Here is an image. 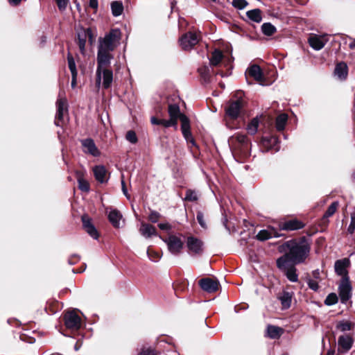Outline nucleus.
Segmentation results:
<instances>
[{
  "label": "nucleus",
  "mask_w": 355,
  "mask_h": 355,
  "mask_svg": "<svg viewBox=\"0 0 355 355\" xmlns=\"http://www.w3.org/2000/svg\"><path fill=\"white\" fill-rule=\"evenodd\" d=\"M278 250L279 252L284 253L279 258H285L286 261L293 264H300L309 257L311 243L305 236H302L298 241L291 239L284 242Z\"/></svg>",
  "instance_id": "obj_1"
},
{
  "label": "nucleus",
  "mask_w": 355,
  "mask_h": 355,
  "mask_svg": "<svg viewBox=\"0 0 355 355\" xmlns=\"http://www.w3.org/2000/svg\"><path fill=\"white\" fill-rule=\"evenodd\" d=\"M121 37V31L118 28H114L107 33L104 37L100 38L96 59L112 60L114 59L112 51L116 47Z\"/></svg>",
  "instance_id": "obj_2"
},
{
  "label": "nucleus",
  "mask_w": 355,
  "mask_h": 355,
  "mask_svg": "<svg viewBox=\"0 0 355 355\" xmlns=\"http://www.w3.org/2000/svg\"><path fill=\"white\" fill-rule=\"evenodd\" d=\"M121 37V31L118 28H114L107 33L104 37L100 38L96 59L112 60L114 59L112 51L116 47Z\"/></svg>",
  "instance_id": "obj_3"
},
{
  "label": "nucleus",
  "mask_w": 355,
  "mask_h": 355,
  "mask_svg": "<svg viewBox=\"0 0 355 355\" xmlns=\"http://www.w3.org/2000/svg\"><path fill=\"white\" fill-rule=\"evenodd\" d=\"M121 37V31L118 28H114L107 33L104 37L100 38L96 59L112 60L114 59L112 51L116 47Z\"/></svg>",
  "instance_id": "obj_4"
},
{
  "label": "nucleus",
  "mask_w": 355,
  "mask_h": 355,
  "mask_svg": "<svg viewBox=\"0 0 355 355\" xmlns=\"http://www.w3.org/2000/svg\"><path fill=\"white\" fill-rule=\"evenodd\" d=\"M228 144L232 150L233 156L239 162H243V159L250 155V143L245 135L236 133L228 139Z\"/></svg>",
  "instance_id": "obj_5"
},
{
  "label": "nucleus",
  "mask_w": 355,
  "mask_h": 355,
  "mask_svg": "<svg viewBox=\"0 0 355 355\" xmlns=\"http://www.w3.org/2000/svg\"><path fill=\"white\" fill-rule=\"evenodd\" d=\"M111 60L96 59V85L97 87L104 89L110 87L113 80V72L110 68Z\"/></svg>",
  "instance_id": "obj_6"
},
{
  "label": "nucleus",
  "mask_w": 355,
  "mask_h": 355,
  "mask_svg": "<svg viewBox=\"0 0 355 355\" xmlns=\"http://www.w3.org/2000/svg\"><path fill=\"white\" fill-rule=\"evenodd\" d=\"M168 114L170 118L178 122L179 119L181 121V130L184 138L188 144L192 146H196V141L191 132L190 121L189 118L180 113V107L177 104H171L168 105Z\"/></svg>",
  "instance_id": "obj_7"
},
{
  "label": "nucleus",
  "mask_w": 355,
  "mask_h": 355,
  "mask_svg": "<svg viewBox=\"0 0 355 355\" xmlns=\"http://www.w3.org/2000/svg\"><path fill=\"white\" fill-rule=\"evenodd\" d=\"M277 268L286 275L291 282H298L296 264H293L285 260V258H278L276 261Z\"/></svg>",
  "instance_id": "obj_8"
},
{
  "label": "nucleus",
  "mask_w": 355,
  "mask_h": 355,
  "mask_svg": "<svg viewBox=\"0 0 355 355\" xmlns=\"http://www.w3.org/2000/svg\"><path fill=\"white\" fill-rule=\"evenodd\" d=\"M243 92H238V99L230 101L225 107L226 115L231 119H235L239 116L241 109L243 107L244 101L242 98Z\"/></svg>",
  "instance_id": "obj_9"
},
{
  "label": "nucleus",
  "mask_w": 355,
  "mask_h": 355,
  "mask_svg": "<svg viewBox=\"0 0 355 355\" xmlns=\"http://www.w3.org/2000/svg\"><path fill=\"white\" fill-rule=\"evenodd\" d=\"M56 107L57 113L55 115V124L57 126H62L64 123V114L68 112V104L67 98L63 96L61 92L59 93Z\"/></svg>",
  "instance_id": "obj_10"
},
{
  "label": "nucleus",
  "mask_w": 355,
  "mask_h": 355,
  "mask_svg": "<svg viewBox=\"0 0 355 355\" xmlns=\"http://www.w3.org/2000/svg\"><path fill=\"white\" fill-rule=\"evenodd\" d=\"M160 238L166 244L168 251L173 255H178L184 246V243L180 237L175 235H170L166 239Z\"/></svg>",
  "instance_id": "obj_11"
},
{
  "label": "nucleus",
  "mask_w": 355,
  "mask_h": 355,
  "mask_svg": "<svg viewBox=\"0 0 355 355\" xmlns=\"http://www.w3.org/2000/svg\"><path fill=\"white\" fill-rule=\"evenodd\" d=\"M67 328L72 330H78L81 327V318L77 314L76 310L67 311L63 317Z\"/></svg>",
  "instance_id": "obj_12"
},
{
  "label": "nucleus",
  "mask_w": 355,
  "mask_h": 355,
  "mask_svg": "<svg viewBox=\"0 0 355 355\" xmlns=\"http://www.w3.org/2000/svg\"><path fill=\"white\" fill-rule=\"evenodd\" d=\"M352 287L349 279L342 278L338 286V293L341 303L346 304L352 297Z\"/></svg>",
  "instance_id": "obj_13"
},
{
  "label": "nucleus",
  "mask_w": 355,
  "mask_h": 355,
  "mask_svg": "<svg viewBox=\"0 0 355 355\" xmlns=\"http://www.w3.org/2000/svg\"><path fill=\"white\" fill-rule=\"evenodd\" d=\"M199 41L196 33L189 32L183 35L179 40L180 45L184 51L191 50Z\"/></svg>",
  "instance_id": "obj_14"
},
{
  "label": "nucleus",
  "mask_w": 355,
  "mask_h": 355,
  "mask_svg": "<svg viewBox=\"0 0 355 355\" xmlns=\"http://www.w3.org/2000/svg\"><path fill=\"white\" fill-rule=\"evenodd\" d=\"M350 266V261L347 258L338 259L334 263L335 272L342 278L349 279L347 268Z\"/></svg>",
  "instance_id": "obj_15"
},
{
  "label": "nucleus",
  "mask_w": 355,
  "mask_h": 355,
  "mask_svg": "<svg viewBox=\"0 0 355 355\" xmlns=\"http://www.w3.org/2000/svg\"><path fill=\"white\" fill-rule=\"evenodd\" d=\"M354 339L349 335H342L338 339V354H343L349 351L353 345Z\"/></svg>",
  "instance_id": "obj_16"
},
{
  "label": "nucleus",
  "mask_w": 355,
  "mask_h": 355,
  "mask_svg": "<svg viewBox=\"0 0 355 355\" xmlns=\"http://www.w3.org/2000/svg\"><path fill=\"white\" fill-rule=\"evenodd\" d=\"M198 283L199 286L203 291L209 293L217 291L220 286L218 279H213L209 277L201 279Z\"/></svg>",
  "instance_id": "obj_17"
},
{
  "label": "nucleus",
  "mask_w": 355,
  "mask_h": 355,
  "mask_svg": "<svg viewBox=\"0 0 355 355\" xmlns=\"http://www.w3.org/2000/svg\"><path fill=\"white\" fill-rule=\"evenodd\" d=\"M278 226L279 230L294 231L302 229L304 227V224L302 221L295 218L280 222Z\"/></svg>",
  "instance_id": "obj_18"
},
{
  "label": "nucleus",
  "mask_w": 355,
  "mask_h": 355,
  "mask_svg": "<svg viewBox=\"0 0 355 355\" xmlns=\"http://www.w3.org/2000/svg\"><path fill=\"white\" fill-rule=\"evenodd\" d=\"M282 236V234H279L276 228L269 226L267 229L259 231L256 237L258 240L263 241L271 238H278Z\"/></svg>",
  "instance_id": "obj_19"
},
{
  "label": "nucleus",
  "mask_w": 355,
  "mask_h": 355,
  "mask_svg": "<svg viewBox=\"0 0 355 355\" xmlns=\"http://www.w3.org/2000/svg\"><path fill=\"white\" fill-rule=\"evenodd\" d=\"M187 245L191 254H200L202 252V242L193 236L187 239Z\"/></svg>",
  "instance_id": "obj_20"
},
{
  "label": "nucleus",
  "mask_w": 355,
  "mask_h": 355,
  "mask_svg": "<svg viewBox=\"0 0 355 355\" xmlns=\"http://www.w3.org/2000/svg\"><path fill=\"white\" fill-rule=\"evenodd\" d=\"M81 144L83 148V151L85 153L92 155L94 157L100 155V151L97 148L94 140L88 138L81 140Z\"/></svg>",
  "instance_id": "obj_21"
},
{
  "label": "nucleus",
  "mask_w": 355,
  "mask_h": 355,
  "mask_svg": "<svg viewBox=\"0 0 355 355\" xmlns=\"http://www.w3.org/2000/svg\"><path fill=\"white\" fill-rule=\"evenodd\" d=\"M83 226L87 233L93 239L98 238V233L94 225L92 223L91 219L86 215L82 216Z\"/></svg>",
  "instance_id": "obj_22"
},
{
  "label": "nucleus",
  "mask_w": 355,
  "mask_h": 355,
  "mask_svg": "<svg viewBox=\"0 0 355 355\" xmlns=\"http://www.w3.org/2000/svg\"><path fill=\"white\" fill-rule=\"evenodd\" d=\"M327 41L326 35H313L309 38L310 46L316 51L322 49Z\"/></svg>",
  "instance_id": "obj_23"
},
{
  "label": "nucleus",
  "mask_w": 355,
  "mask_h": 355,
  "mask_svg": "<svg viewBox=\"0 0 355 355\" xmlns=\"http://www.w3.org/2000/svg\"><path fill=\"white\" fill-rule=\"evenodd\" d=\"M93 172L96 180L100 183L106 182L108 180L107 170L103 165L96 166L93 168Z\"/></svg>",
  "instance_id": "obj_24"
},
{
  "label": "nucleus",
  "mask_w": 355,
  "mask_h": 355,
  "mask_svg": "<svg viewBox=\"0 0 355 355\" xmlns=\"http://www.w3.org/2000/svg\"><path fill=\"white\" fill-rule=\"evenodd\" d=\"M283 332V329L277 326L268 324L266 328V336L271 339L279 338Z\"/></svg>",
  "instance_id": "obj_25"
},
{
  "label": "nucleus",
  "mask_w": 355,
  "mask_h": 355,
  "mask_svg": "<svg viewBox=\"0 0 355 355\" xmlns=\"http://www.w3.org/2000/svg\"><path fill=\"white\" fill-rule=\"evenodd\" d=\"M334 74L340 80H345L348 74L347 65L343 62L337 64L335 67Z\"/></svg>",
  "instance_id": "obj_26"
},
{
  "label": "nucleus",
  "mask_w": 355,
  "mask_h": 355,
  "mask_svg": "<svg viewBox=\"0 0 355 355\" xmlns=\"http://www.w3.org/2000/svg\"><path fill=\"white\" fill-rule=\"evenodd\" d=\"M139 232L145 238H150L152 236H157V231L155 227L147 223L141 224Z\"/></svg>",
  "instance_id": "obj_27"
},
{
  "label": "nucleus",
  "mask_w": 355,
  "mask_h": 355,
  "mask_svg": "<svg viewBox=\"0 0 355 355\" xmlns=\"http://www.w3.org/2000/svg\"><path fill=\"white\" fill-rule=\"evenodd\" d=\"M122 215L117 209H112L108 214V219L111 224L116 228L120 227V220Z\"/></svg>",
  "instance_id": "obj_28"
},
{
  "label": "nucleus",
  "mask_w": 355,
  "mask_h": 355,
  "mask_svg": "<svg viewBox=\"0 0 355 355\" xmlns=\"http://www.w3.org/2000/svg\"><path fill=\"white\" fill-rule=\"evenodd\" d=\"M248 73L249 76L252 77L256 81H261L263 79V73L257 64H254L248 69Z\"/></svg>",
  "instance_id": "obj_29"
},
{
  "label": "nucleus",
  "mask_w": 355,
  "mask_h": 355,
  "mask_svg": "<svg viewBox=\"0 0 355 355\" xmlns=\"http://www.w3.org/2000/svg\"><path fill=\"white\" fill-rule=\"evenodd\" d=\"M223 58V54L222 51L218 49H215L209 57V64L212 67L218 66Z\"/></svg>",
  "instance_id": "obj_30"
},
{
  "label": "nucleus",
  "mask_w": 355,
  "mask_h": 355,
  "mask_svg": "<svg viewBox=\"0 0 355 355\" xmlns=\"http://www.w3.org/2000/svg\"><path fill=\"white\" fill-rule=\"evenodd\" d=\"M87 33L91 35L92 31L89 28L87 29V32L84 31L78 33V44L82 53L85 51Z\"/></svg>",
  "instance_id": "obj_31"
},
{
  "label": "nucleus",
  "mask_w": 355,
  "mask_h": 355,
  "mask_svg": "<svg viewBox=\"0 0 355 355\" xmlns=\"http://www.w3.org/2000/svg\"><path fill=\"white\" fill-rule=\"evenodd\" d=\"M277 138L275 137H263L261 140V144L266 148V152H268L277 143Z\"/></svg>",
  "instance_id": "obj_32"
},
{
  "label": "nucleus",
  "mask_w": 355,
  "mask_h": 355,
  "mask_svg": "<svg viewBox=\"0 0 355 355\" xmlns=\"http://www.w3.org/2000/svg\"><path fill=\"white\" fill-rule=\"evenodd\" d=\"M292 295L288 292H284L282 295L279 297L282 307L284 309H288L291 306Z\"/></svg>",
  "instance_id": "obj_33"
},
{
  "label": "nucleus",
  "mask_w": 355,
  "mask_h": 355,
  "mask_svg": "<svg viewBox=\"0 0 355 355\" xmlns=\"http://www.w3.org/2000/svg\"><path fill=\"white\" fill-rule=\"evenodd\" d=\"M112 13L114 17L120 16L123 11V6L121 1H115L111 3Z\"/></svg>",
  "instance_id": "obj_34"
},
{
  "label": "nucleus",
  "mask_w": 355,
  "mask_h": 355,
  "mask_svg": "<svg viewBox=\"0 0 355 355\" xmlns=\"http://www.w3.org/2000/svg\"><path fill=\"white\" fill-rule=\"evenodd\" d=\"M288 120V115L285 113L279 114L276 119V128L279 131L284 129Z\"/></svg>",
  "instance_id": "obj_35"
},
{
  "label": "nucleus",
  "mask_w": 355,
  "mask_h": 355,
  "mask_svg": "<svg viewBox=\"0 0 355 355\" xmlns=\"http://www.w3.org/2000/svg\"><path fill=\"white\" fill-rule=\"evenodd\" d=\"M248 17L252 21L259 23L262 20L261 11L259 9H254L247 12Z\"/></svg>",
  "instance_id": "obj_36"
},
{
  "label": "nucleus",
  "mask_w": 355,
  "mask_h": 355,
  "mask_svg": "<svg viewBox=\"0 0 355 355\" xmlns=\"http://www.w3.org/2000/svg\"><path fill=\"white\" fill-rule=\"evenodd\" d=\"M259 121L257 117L252 119L247 126V130L250 135L257 133L259 127Z\"/></svg>",
  "instance_id": "obj_37"
},
{
  "label": "nucleus",
  "mask_w": 355,
  "mask_h": 355,
  "mask_svg": "<svg viewBox=\"0 0 355 355\" xmlns=\"http://www.w3.org/2000/svg\"><path fill=\"white\" fill-rule=\"evenodd\" d=\"M198 73L205 82L207 83L210 79V69L208 66L204 65L198 69Z\"/></svg>",
  "instance_id": "obj_38"
},
{
  "label": "nucleus",
  "mask_w": 355,
  "mask_h": 355,
  "mask_svg": "<svg viewBox=\"0 0 355 355\" xmlns=\"http://www.w3.org/2000/svg\"><path fill=\"white\" fill-rule=\"evenodd\" d=\"M261 31L265 35L271 36L275 33L276 28L270 23H264L261 26Z\"/></svg>",
  "instance_id": "obj_39"
},
{
  "label": "nucleus",
  "mask_w": 355,
  "mask_h": 355,
  "mask_svg": "<svg viewBox=\"0 0 355 355\" xmlns=\"http://www.w3.org/2000/svg\"><path fill=\"white\" fill-rule=\"evenodd\" d=\"M338 206V202H332L330 206L328 207L327 210L323 215V220L328 218L329 217L331 216L334 214L336 212L337 208Z\"/></svg>",
  "instance_id": "obj_40"
},
{
  "label": "nucleus",
  "mask_w": 355,
  "mask_h": 355,
  "mask_svg": "<svg viewBox=\"0 0 355 355\" xmlns=\"http://www.w3.org/2000/svg\"><path fill=\"white\" fill-rule=\"evenodd\" d=\"M68 67L71 74H78L75 60L72 55L69 53L67 55Z\"/></svg>",
  "instance_id": "obj_41"
},
{
  "label": "nucleus",
  "mask_w": 355,
  "mask_h": 355,
  "mask_svg": "<svg viewBox=\"0 0 355 355\" xmlns=\"http://www.w3.org/2000/svg\"><path fill=\"white\" fill-rule=\"evenodd\" d=\"M198 195L196 191L191 190V189H188L186 191V195L184 198V200L189 201V202H194V201L198 200Z\"/></svg>",
  "instance_id": "obj_42"
},
{
  "label": "nucleus",
  "mask_w": 355,
  "mask_h": 355,
  "mask_svg": "<svg viewBox=\"0 0 355 355\" xmlns=\"http://www.w3.org/2000/svg\"><path fill=\"white\" fill-rule=\"evenodd\" d=\"M338 301V296L334 293H329L325 300H324V304L327 306H332L336 304Z\"/></svg>",
  "instance_id": "obj_43"
},
{
  "label": "nucleus",
  "mask_w": 355,
  "mask_h": 355,
  "mask_svg": "<svg viewBox=\"0 0 355 355\" xmlns=\"http://www.w3.org/2000/svg\"><path fill=\"white\" fill-rule=\"evenodd\" d=\"M336 327L343 332L350 331L352 328V323L349 321H341Z\"/></svg>",
  "instance_id": "obj_44"
},
{
  "label": "nucleus",
  "mask_w": 355,
  "mask_h": 355,
  "mask_svg": "<svg viewBox=\"0 0 355 355\" xmlns=\"http://www.w3.org/2000/svg\"><path fill=\"white\" fill-rule=\"evenodd\" d=\"M78 188L81 191H86V192L89 191V184L86 180H85L80 177H78Z\"/></svg>",
  "instance_id": "obj_45"
},
{
  "label": "nucleus",
  "mask_w": 355,
  "mask_h": 355,
  "mask_svg": "<svg viewBox=\"0 0 355 355\" xmlns=\"http://www.w3.org/2000/svg\"><path fill=\"white\" fill-rule=\"evenodd\" d=\"M248 5V3L246 0H233L232 1V6L239 10L244 9Z\"/></svg>",
  "instance_id": "obj_46"
},
{
  "label": "nucleus",
  "mask_w": 355,
  "mask_h": 355,
  "mask_svg": "<svg viewBox=\"0 0 355 355\" xmlns=\"http://www.w3.org/2000/svg\"><path fill=\"white\" fill-rule=\"evenodd\" d=\"M125 139L131 144H136L137 142V137L133 130H129L126 133Z\"/></svg>",
  "instance_id": "obj_47"
},
{
  "label": "nucleus",
  "mask_w": 355,
  "mask_h": 355,
  "mask_svg": "<svg viewBox=\"0 0 355 355\" xmlns=\"http://www.w3.org/2000/svg\"><path fill=\"white\" fill-rule=\"evenodd\" d=\"M351 221L347 228L349 234H352L355 231V212H353L350 215Z\"/></svg>",
  "instance_id": "obj_48"
},
{
  "label": "nucleus",
  "mask_w": 355,
  "mask_h": 355,
  "mask_svg": "<svg viewBox=\"0 0 355 355\" xmlns=\"http://www.w3.org/2000/svg\"><path fill=\"white\" fill-rule=\"evenodd\" d=\"M177 124H178L177 121H174V119H172L171 118H170L169 120L161 119V121H160V125H162L166 128H168V127H171V126L176 127Z\"/></svg>",
  "instance_id": "obj_49"
},
{
  "label": "nucleus",
  "mask_w": 355,
  "mask_h": 355,
  "mask_svg": "<svg viewBox=\"0 0 355 355\" xmlns=\"http://www.w3.org/2000/svg\"><path fill=\"white\" fill-rule=\"evenodd\" d=\"M55 1L56 2L58 9L60 11H64L66 10L69 0H55Z\"/></svg>",
  "instance_id": "obj_50"
},
{
  "label": "nucleus",
  "mask_w": 355,
  "mask_h": 355,
  "mask_svg": "<svg viewBox=\"0 0 355 355\" xmlns=\"http://www.w3.org/2000/svg\"><path fill=\"white\" fill-rule=\"evenodd\" d=\"M196 219H197L198 223L200 224V225L202 228H204V229L207 228V225H206V223L204 219V214L202 211L197 212Z\"/></svg>",
  "instance_id": "obj_51"
},
{
  "label": "nucleus",
  "mask_w": 355,
  "mask_h": 355,
  "mask_svg": "<svg viewBox=\"0 0 355 355\" xmlns=\"http://www.w3.org/2000/svg\"><path fill=\"white\" fill-rule=\"evenodd\" d=\"M307 284L310 289L317 291L319 288L318 283L316 280L312 279H307Z\"/></svg>",
  "instance_id": "obj_52"
},
{
  "label": "nucleus",
  "mask_w": 355,
  "mask_h": 355,
  "mask_svg": "<svg viewBox=\"0 0 355 355\" xmlns=\"http://www.w3.org/2000/svg\"><path fill=\"white\" fill-rule=\"evenodd\" d=\"M161 215L159 212L156 211H151L150 214H149V220L152 222V223H157V221L158 220V219L160 218Z\"/></svg>",
  "instance_id": "obj_53"
},
{
  "label": "nucleus",
  "mask_w": 355,
  "mask_h": 355,
  "mask_svg": "<svg viewBox=\"0 0 355 355\" xmlns=\"http://www.w3.org/2000/svg\"><path fill=\"white\" fill-rule=\"evenodd\" d=\"M139 355H156L155 351L150 347H143Z\"/></svg>",
  "instance_id": "obj_54"
},
{
  "label": "nucleus",
  "mask_w": 355,
  "mask_h": 355,
  "mask_svg": "<svg viewBox=\"0 0 355 355\" xmlns=\"http://www.w3.org/2000/svg\"><path fill=\"white\" fill-rule=\"evenodd\" d=\"M121 189H122V191H123V194L125 196V197L128 200H130V196L128 193V190L126 189L125 183V181H124L123 178H122V180H121Z\"/></svg>",
  "instance_id": "obj_55"
},
{
  "label": "nucleus",
  "mask_w": 355,
  "mask_h": 355,
  "mask_svg": "<svg viewBox=\"0 0 355 355\" xmlns=\"http://www.w3.org/2000/svg\"><path fill=\"white\" fill-rule=\"evenodd\" d=\"M80 259V257L78 255V254H73L71 255L69 260H68V262L70 265H73L75 264L78 260Z\"/></svg>",
  "instance_id": "obj_56"
},
{
  "label": "nucleus",
  "mask_w": 355,
  "mask_h": 355,
  "mask_svg": "<svg viewBox=\"0 0 355 355\" xmlns=\"http://www.w3.org/2000/svg\"><path fill=\"white\" fill-rule=\"evenodd\" d=\"M158 227L162 230L168 231L171 229V225L168 223H162L158 224Z\"/></svg>",
  "instance_id": "obj_57"
},
{
  "label": "nucleus",
  "mask_w": 355,
  "mask_h": 355,
  "mask_svg": "<svg viewBox=\"0 0 355 355\" xmlns=\"http://www.w3.org/2000/svg\"><path fill=\"white\" fill-rule=\"evenodd\" d=\"M147 254L148 255L149 259L153 261H157L160 259L159 255L156 253H153L154 255L153 257L152 253L150 252L149 250L147 251Z\"/></svg>",
  "instance_id": "obj_58"
},
{
  "label": "nucleus",
  "mask_w": 355,
  "mask_h": 355,
  "mask_svg": "<svg viewBox=\"0 0 355 355\" xmlns=\"http://www.w3.org/2000/svg\"><path fill=\"white\" fill-rule=\"evenodd\" d=\"M312 276L315 280L319 279L320 277V271L319 269L314 270L312 272Z\"/></svg>",
  "instance_id": "obj_59"
},
{
  "label": "nucleus",
  "mask_w": 355,
  "mask_h": 355,
  "mask_svg": "<svg viewBox=\"0 0 355 355\" xmlns=\"http://www.w3.org/2000/svg\"><path fill=\"white\" fill-rule=\"evenodd\" d=\"M89 4L91 8L96 9L98 6V0H89Z\"/></svg>",
  "instance_id": "obj_60"
},
{
  "label": "nucleus",
  "mask_w": 355,
  "mask_h": 355,
  "mask_svg": "<svg viewBox=\"0 0 355 355\" xmlns=\"http://www.w3.org/2000/svg\"><path fill=\"white\" fill-rule=\"evenodd\" d=\"M78 74H71V87L75 88L76 86V79Z\"/></svg>",
  "instance_id": "obj_61"
},
{
  "label": "nucleus",
  "mask_w": 355,
  "mask_h": 355,
  "mask_svg": "<svg viewBox=\"0 0 355 355\" xmlns=\"http://www.w3.org/2000/svg\"><path fill=\"white\" fill-rule=\"evenodd\" d=\"M160 121H161V119H157L155 116H152L150 119L151 123L154 124V125H160Z\"/></svg>",
  "instance_id": "obj_62"
},
{
  "label": "nucleus",
  "mask_w": 355,
  "mask_h": 355,
  "mask_svg": "<svg viewBox=\"0 0 355 355\" xmlns=\"http://www.w3.org/2000/svg\"><path fill=\"white\" fill-rule=\"evenodd\" d=\"M8 1H9L10 4H11L12 6H17L21 1V0H8Z\"/></svg>",
  "instance_id": "obj_63"
},
{
  "label": "nucleus",
  "mask_w": 355,
  "mask_h": 355,
  "mask_svg": "<svg viewBox=\"0 0 355 355\" xmlns=\"http://www.w3.org/2000/svg\"><path fill=\"white\" fill-rule=\"evenodd\" d=\"M349 46L350 49H354L355 48V40H354L349 44Z\"/></svg>",
  "instance_id": "obj_64"
}]
</instances>
